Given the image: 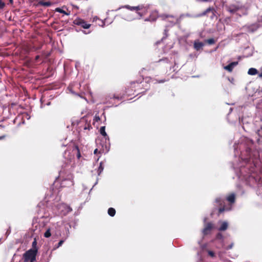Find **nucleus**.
<instances>
[{"instance_id":"obj_27","label":"nucleus","mask_w":262,"mask_h":262,"mask_svg":"<svg viewBox=\"0 0 262 262\" xmlns=\"http://www.w3.org/2000/svg\"><path fill=\"white\" fill-rule=\"evenodd\" d=\"M216 238L217 239L223 240V235H222L221 233H219L216 235Z\"/></svg>"},{"instance_id":"obj_40","label":"nucleus","mask_w":262,"mask_h":262,"mask_svg":"<svg viewBox=\"0 0 262 262\" xmlns=\"http://www.w3.org/2000/svg\"><path fill=\"white\" fill-rule=\"evenodd\" d=\"M10 4H12L13 3V0H9Z\"/></svg>"},{"instance_id":"obj_17","label":"nucleus","mask_w":262,"mask_h":262,"mask_svg":"<svg viewBox=\"0 0 262 262\" xmlns=\"http://www.w3.org/2000/svg\"><path fill=\"white\" fill-rule=\"evenodd\" d=\"M148 7H144L143 8V9L141 10L142 12H137L138 14L140 15V17H142L143 15H145L147 11Z\"/></svg>"},{"instance_id":"obj_33","label":"nucleus","mask_w":262,"mask_h":262,"mask_svg":"<svg viewBox=\"0 0 262 262\" xmlns=\"http://www.w3.org/2000/svg\"><path fill=\"white\" fill-rule=\"evenodd\" d=\"M63 242H64V241H63V240H61V241H60L59 242L58 244V245H57V248H58V247H60V246L62 245V244L63 243Z\"/></svg>"},{"instance_id":"obj_6","label":"nucleus","mask_w":262,"mask_h":262,"mask_svg":"<svg viewBox=\"0 0 262 262\" xmlns=\"http://www.w3.org/2000/svg\"><path fill=\"white\" fill-rule=\"evenodd\" d=\"M73 185V176L72 175L69 176L68 178L63 179L61 182V186L62 187H69Z\"/></svg>"},{"instance_id":"obj_19","label":"nucleus","mask_w":262,"mask_h":262,"mask_svg":"<svg viewBox=\"0 0 262 262\" xmlns=\"http://www.w3.org/2000/svg\"><path fill=\"white\" fill-rule=\"evenodd\" d=\"M108 214L111 216H114L115 215V213H116V210L114 208H110L108 209Z\"/></svg>"},{"instance_id":"obj_25","label":"nucleus","mask_w":262,"mask_h":262,"mask_svg":"<svg viewBox=\"0 0 262 262\" xmlns=\"http://www.w3.org/2000/svg\"><path fill=\"white\" fill-rule=\"evenodd\" d=\"M205 42L208 43L209 45L214 44L215 42L214 39L213 38H210L205 40Z\"/></svg>"},{"instance_id":"obj_15","label":"nucleus","mask_w":262,"mask_h":262,"mask_svg":"<svg viewBox=\"0 0 262 262\" xmlns=\"http://www.w3.org/2000/svg\"><path fill=\"white\" fill-rule=\"evenodd\" d=\"M227 200L231 204L234 203L235 202V194L234 193H232L229 195L227 198Z\"/></svg>"},{"instance_id":"obj_13","label":"nucleus","mask_w":262,"mask_h":262,"mask_svg":"<svg viewBox=\"0 0 262 262\" xmlns=\"http://www.w3.org/2000/svg\"><path fill=\"white\" fill-rule=\"evenodd\" d=\"M105 126H101L100 128V133L105 138V140H109L108 136L105 132Z\"/></svg>"},{"instance_id":"obj_34","label":"nucleus","mask_w":262,"mask_h":262,"mask_svg":"<svg viewBox=\"0 0 262 262\" xmlns=\"http://www.w3.org/2000/svg\"><path fill=\"white\" fill-rule=\"evenodd\" d=\"M208 254L209 255H210L211 257H213L214 256V253L213 251H208Z\"/></svg>"},{"instance_id":"obj_37","label":"nucleus","mask_w":262,"mask_h":262,"mask_svg":"<svg viewBox=\"0 0 262 262\" xmlns=\"http://www.w3.org/2000/svg\"><path fill=\"white\" fill-rule=\"evenodd\" d=\"M198 2H207L208 1V0H196Z\"/></svg>"},{"instance_id":"obj_48","label":"nucleus","mask_w":262,"mask_h":262,"mask_svg":"<svg viewBox=\"0 0 262 262\" xmlns=\"http://www.w3.org/2000/svg\"><path fill=\"white\" fill-rule=\"evenodd\" d=\"M102 24H103V25H102V27H103V26H104V23H103V22H102Z\"/></svg>"},{"instance_id":"obj_26","label":"nucleus","mask_w":262,"mask_h":262,"mask_svg":"<svg viewBox=\"0 0 262 262\" xmlns=\"http://www.w3.org/2000/svg\"><path fill=\"white\" fill-rule=\"evenodd\" d=\"M213 10L212 8H207L201 15H206L208 12H210V11H212Z\"/></svg>"},{"instance_id":"obj_10","label":"nucleus","mask_w":262,"mask_h":262,"mask_svg":"<svg viewBox=\"0 0 262 262\" xmlns=\"http://www.w3.org/2000/svg\"><path fill=\"white\" fill-rule=\"evenodd\" d=\"M158 12L155 11L151 12L149 17L146 19H145V21H155L158 17Z\"/></svg>"},{"instance_id":"obj_32","label":"nucleus","mask_w":262,"mask_h":262,"mask_svg":"<svg viewBox=\"0 0 262 262\" xmlns=\"http://www.w3.org/2000/svg\"><path fill=\"white\" fill-rule=\"evenodd\" d=\"M261 129V128L257 130V134L259 137H262V131Z\"/></svg>"},{"instance_id":"obj_21","label":"nucleus","mask_w":262,"mask_h":262,"mask_svg":"<svg viewBox=\"0 0 262 262\" xmlns=\"http://www.w3.org/2000/svg\"><path fill=\"white\" fill-rule=\"evenodd\" d=\"M40 4L41 5V6H46V7H49L50 6L52 5V3L50 2H43V1H41L40 2Z\"/></svg>"},{"instance_id":"obj_18","label":"nucleus","mask_w":262,"mask_h":262,"mask_svg":"<svg viewBox=\"0 0 262 262\" xmlns=\"http://www.w3.org/2000/svg\"><path fill=\"white\" fill-rule=\"evenodd\" d=\"M225 200L222 198H217L215 199V202L218 203L219 205L222 206L224 204Z\"/></svg>"},{"instance_id":"obj_2","label":"nucleus","mask_w":262,"mask_h":262,"mask_svg":"<svg viewBox=\"0 0 262 262\" xmlns=\"http://www.w3.org/2000/svg\"><path fill=\"white\" fill-rule=\"evenodd\" d=\"M225 9L231 15H236L239 17L248 14L247 7L239 1H235L225 6Z\"/></svg>"},{"instance_id":"obj_22","label":"nucleus","mask_w":262,"mask_h":262,"mask_svg":"<svg viewBox=\"0 0 262 262\" xmlns=\"http://www.w3.org/2000/svg\"><path fill=\"white\" fill-rule=\"evenodd\" d=\"M231 209V207H226L225 206H223V207H221L219 209V213H222L224 211H228Z\"/></svg>"},{"instance_id":"obj_31","label":"nucleus","mask_w":262,"mask_h":262,"mask_svg":"<svg viewBox=\"0 0 262 262\" xmlns=\"http://www.w3.org/2000/svg\"><path fill=\"white\" fill-rule=\"evenodd\" d=\"M5 6V3L2 0H0V9H3Z\"/></svg>"},{"instance_id":"obj_29","label":"nucleus","mask_w":262,"mask_h":262,"mask_svg":"<svg viewBox=\"0 0 262 262\" xmlns=\"http://www.w3.org/2000/svg\"><path fill=\"white\" fill-rule=\"evenodd\" d=\"M75 149L77 150V158H78V159H79V158H80V156H80V153L79 149V148H78V146H76L75 147Z\"/></svg>"},{"instance_id":"obj_5","label":"nucleus","mask_w":262,"mask_h":262,"mask_svg":"<svg viewBox=\"0 0 262 262\" xmlns=\"http://www.w3.org/2000/svg\"><path fill=\"white\" fill-rule=\"evenodd\" d=\"M57 208L59 213L61 215H66L72 211L70 206L64 203L59 204Z\"/></svg>"},{"instance_id":"obj_49","label":"nucleus","mask_w":262,"mask_h":262,"mask_svg":"<svg viewBox=\"0 0 262 262\" xmlns=\"http://www.w3.org/2000/svg\"><path fill=\"white\" fill-rule=\"evenodd\" d=\"M114 98H115L116 99H119V97H115V96H114Z\"/></svg>"},{"instance_id":"obj_14","label":"nucleus","mask_w":262,"mask_h":262,"mask_svg":"<svg viewBox=\"0 0 262 262\" xmlns=\"http://www.w3.org/2000/svg\"><path fill=\"white\" fill-rule=\"evenodd\" d=\"M228 223L227 222H223L220 227L219 228V231H225L228 228Z\"/></svg>"},{"instance_id":"obj_47","label":"nucleus","mask_w":262,"mask_h":262,"mask_svg":"<svg viewBox=\"0 0 262 262\" xmlns=\"http://www.w3.org/2000/svg\"><path fill=\"white\" fill-rule=\"evenodd\" d=\"M186 16H190V15H189V14H186Z\"/></svg>"},{"instance_id":"obj_20","label":"nucleus","mask_w":262,"mask_h":262,"mask_svg":"<svg viewBox=\"0 0 262 262\" xmlns=\"http://www.w3.org/2000/svg\"><path fill=\"white\" fill-rule=\"evenodd\" d=\"M103 169H104V167L102 166V162H101L100 163L99 166V167L98 168V170H97V173H98V175H100L101 174V173L103 171Z\"/></svg>"},{"instance_id":"obj_3","label":"nucleus","mask_w":262,"mask_h":262,"mask_svg":"<svg viewBox=\"0 0 262 262\" xmlns=\"http://www.w3.org/2000/svg\"><path fill=\"white\" fill-rule=\"evenodd\" d=\"M184 14L181 15L179 17H176L173 15L167 14H162L160 16L162 20H167L170 23L171 26L176 24H180L181 19L185 16Z\"/></svg>"},{"instance_id":"obj_46","label":"nucleus","mask_w":262,"mask_h":262,"mask_svg":"<svg viewBox=\"0 0 262 262\" xmlns=\"http://www.w3.org/2000/svg\"><path fill=\"white\" fill-rule=\"evenodd\" d=\"M4 136H1V137H0V140H1V139H3V138H4Z\"/></svg>"},{"instance_id":"obj_36","label":"nucleus","mask_w":262,"mask_h":262,"mask_svg":"<svg viewBox=\"0 0 262 262\" xmlns=\"http://www.w3.org/2000/svg\"><path fill=\"white\" fill-rule=\"evenodd\" d=\"M36 240L35 239V240L33 242V243H32V246H33V247H34V246H36Z\"/></svg>"},{"instance_id":"obj_43","label":"nucleus","mask_w":262,"mask_h":262,"mask_svg":"<svg viewBox=\"0 0 262 262\" xmlns=\"http://www.w3.org/2000/svg\"><path fill=\"white\" fill-rule=\"evenodd\" d=\"M164 81H165L164 80H162L160 81L159 82V83H162V82H164Z\"/></svg>"},{"instance_id":"obj_35","label":"nucleus","mask_w":262,"mask_h":262,"mask_svg":"<svg viewBox=\"0 0 262 262\" xmlns=\"http://www.w3.org/2000/svg\"><path fill=\"white\" fill-rule=\"evenodd\" d=\"M233 243L231 244L230 245H229L226 248V250H229L231 249L233 247Z\"/></svg>"},{"instance_id":"obj_30","label":"nucleus","mask_w":262,"mask_h":262,"mask_svg":"<svg viewBox=\"0 0 262 262\" xmlns=\"http://www.w3.org/2000/svg\"><path fill=\"white\" fill-rule=\"evenodd\" d=\"M143 6H138L135 7V10L137 11H141V10L143 9Z\"/></svg>"},{"instance_id":"obj_7","label":"nucleus","mask_w":262,"mask_h":262,"mask_svg":"<svg viewBox=\"0 0 262 262\" xmlns=\"http://www.w3.org/2000/svg\"><path fill=\"white\" fill-rule=\"evenodd\" d=\"M73 23L76 25L81 26L84 29H89L91 26V24H88L83 19L79 18L75 19Z\"/></svg>"},{"instance_id":"obj_11","label":"nucleus","mask_w":262,"mask_h":262,"mask_svg":"<svg viewBox=\"0 0 262 262\" xmlns=\"http://www.w3.org/2000/svg\"><path fill=\"white\" fill-rule=\"evenodd\" d=\"M237 62H232L229 64L228 65L225 66L224 69L227 70L229 72H231L233 69V68L237 64Z\"/></svg>"},{"instance_id":"obj_24","label":"nucleus","mask_w":262,"mask_h":262,"mask_svg":"<svg viewBox=\"0 0 262 262\" xmlns=\"http://www.w3.org/2000/svg\"><path fill=\"white\" fill-rule=\"evenodd\" d=\"M51 235V232H50V229H48L46 232L45 233H44V236L47 237V238H48Z\"/></svg>"},{"instance_id":"obj_12","label":"nucleus","mask_w":262,"mask_h":262,"mask_svg":"<svg viewBox=\"0 0 262 262\" xmlns=\"http://www.w3.org/2000/svg\"><path fill=\"white\" fill-rule=\"evenodd\" d=\"M204 46V44L202 42L195 41L194 42V48L196 51L200 50Z\"/></svg>"},{"instance_id":"obj_44","label":"nucleus","mask_w":262,"mask_h":262,"mask_svg":"<svg viewBox=\"0 0 262 262\" xmlns=\"http://www.w3.org/2000/svg\"><path fill=\"white\" fill-rule=\"evenodd\" d=\"M133 19H134V18H127V20H133Z\"/></svg>"},{"instance_id":"obj_4","label":"nucleus","mask_w":262,"mask_h":262,"mask_svg":"<svg viewBox=\"0 0 262 262\" xmlns=\"http://www.w3.org/2000/svg\"><path fill=\"white\" fill-rule=\"evenodd\" d=\"M36 250L30 249L26 251L23 255L24 262H34L36 260Z\"/></svg>"},{"instance_id":"obj_28","label":"nucleus","mask_w":262,"mask_h":262,"mask_svg":"<svg viewBox=\"0 0 262 262\" xmlns=\"http://www.w3.org/2000/svg\"><path fill=\"white\" fill-rule=\"evenodd\" d=\"M123 7L127 8L131 11L135 10V7H132L129 5H125V6H123Z\"/></svg>"},{"instance_id":"obj_16","label":"nucleus","mask_w":262,"mask_h":262,"mask_svg":"<svg viewBox=\"0 0 262 262\" xmlns=\"http://www.w3.org/2000/svg\"><path fill=\"white\" fill-rule=\"evenodd\" d=\"M258 73L257 70L255 68H250L248 70V74L250 75H255Z\"/></svg>"},{"instance_id":"obj_8","label":"nucleus","mask_w":262,"mask_h":262,"mask_svg":"<svg viewBox=\"0 0 262 262\" xmlns=\"http://www.w3.org/2000/svg\"><path fill=\"white\" fill-rule=\"evenodd\" d=\"M259 26L260 25L254 24L250 26H245L244 27V28L248 32L252 33L255 32Z\"/></svg>"},{"instance_id":"obj_42","label":"nucleus","mask_w":262,"mask_h":262,"mask_svg":"<svg viewBox=\"0 0 262 262\" xmlns=\"http://www.w3.org/2000/svg\"><path fill=\"white\" fill-rule=\"evenodd\" d=\"M259 77L262 78V73L258 75Z\"/></svg>"},{"instance_id":"obj_39","label":"nucleus","mask_w":262,"mask_h":262,"mask_svg":"<svg viewBox=\"0 0 262 262\" xmlns=\"http://www.w3.org/2000/svg\"><path fill=\"white\" fill-rule=\"evenodd\" d=\"M236 150H237V148L235 147H234V152H235V156H236V154H237L236 153Z\"/></svg>"},{"instance_id":"obj_51","label":"nucleus","mask_w":262,"mask_h":262,"mask_svg":"<svg viewBox=\"0 0 262 262\" xmlns=\"http://www.w3.org/2000/svg\"><path fill=\"white\" fill-rule=\"evenodd\" d=\"M83 32L85 34H87V33H86L85 31H83Z\"/></svg>"},{"instance_id":"obj_41","label":"nucleus","mask_w":262,"mask_h":262,"mask_svg":"<svg viewBox=\"0 0 262 262\" xmlns=\"http://www.w3.org/2000/svg\"><path fill=\"white\" fill-rule=\"evenodd\" d=\"M97 150H98V149H95V150H94V153L95 154H96L97 153Z\"/></svg>"},{"instance_id":"obj_23","label":"nucleus","mask_w":262,"mask_h":262,"mask_svg":"<svg viewBox=\"0 0 262 262\" xmlns=\"http://www.w3.org/2000/svg\"><path fill=\"white\" fill-rule=\"evenodd\" d=\"M55 11L59 12L60 13H62L66 15H68L69 14L67 13L64 10L60 9V8H57L55 9Z\"/></svg>"},{"instance_id":"obj_1","label":"nucleus","mask_w":262,"mask_h":262,"mask_svg":"<svg viewBox=\"0 0 262 262\" xmlns=\"http://www.w3.org/2000/svg\"><path fill=\"white\" fill-rule=\"evenodd\" d=\"M253 142L248 138H244L239 145L241 151L239 159L241 165L235 167V172L239 179L245 180L252 187H262L261 177L256 171L255 159L257 156V151L252 150Z\"/></svg>"},{"instance_id":"obj_45","label":"nucleus","mask_w":262,"mask_h":262,"mask_svg":"<svg viewBox=\"0 0 262 262\" xmlns=\"http://www.w3.org/2000/svg\"><path fill=\"white\" fill-rule=\"evenodd\" d=\"M232 111V108H230V110H229V113H231Z\"/></svg>"},{"instance_id":"obj_38","label":"nucleus","mask_w":262,"mask_h":262,"mask_svg":"<svg viewBox=\"0 0 262 262\" xmlns=\"http://www.w3.org/2000/svg\"><path fill=\"white\" fill-rule=\"evenodd\" d=\"M39 58V55H37V56L35 57V60H37Z\"/></svg>"},{"instance_id":"obj_9","label":"nucleus","mask_w":262,"mask_h":262,"mask_svg":"<svg viewBox=\"0 0 262 262\" xmlns=\"http://www.w3.org/2000/svg\"><path fill=\"white\" fill-rule=\"evenodd\" d=\"M212 228V224L211 223H208L206 224L202 232L204 235L208 234Z\"/></svg>"},{"instance_id":"obj_50","label":"nucleus","mask_w":262,"mask_h":262,"mask_svg":"<svg viewBox=\"0 0 262 262\" xmlns=\"http://www.w3.org/2000/svg\"><path fill=\"white\" fill-rule=\"evenodd\" d=\"M206 218H204V222H206Z\"/></svg>"}]
</instances>
